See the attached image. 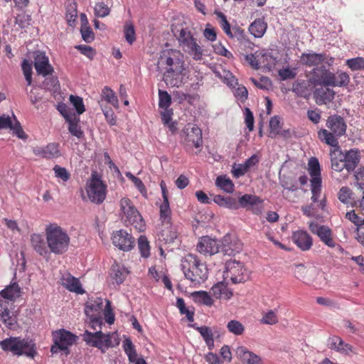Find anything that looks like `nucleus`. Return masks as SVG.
<instances>
[{
	"mask_svg": "<svg viewBox=\"0 0 364 364\" xmlns=\"http://www.w3.org/2000/svg\"><path fill=\"white\" fill-rule=\"evenodd\" d=\"M112 240L113 245L123 251L131 250L135 243L134 238L124 230L113 232Z\"/></svg>",
	"mask_w": 364,
	"mask_h": 364,
	"instance_id": "obj_13",
	"label": "nucleus"
},
{
	"mask_svg": "<svg viewBox=\"0 0 364 364\" xmlns=\"http://www.w3.org/2000/svg\"><path fill=\"white\" fill-rule=\"evenodd\" d=\"M77 18V6L75 3H70L66 7V18L70 26H73Z\"/></svg>",
	"mask_w": 364,
	"mask_h": 364,
	"instance_id": "obj_53",
	"label": "nucleus"
},
{
	"mask_svg": "<svg viewBox=\"0 0 364 364\" xmlns=\"http://www.w3.org/2000/svg\"><path fill=\"white\" fill-rule=\"evenodd\" d=\"M311 191L312 193L311 200L314 203L318 202V198L321 192V181L317 180H310Z\"/></svg>",
	"mask_w": 364,
	"mask_h": 364,
	"instance_id": "obj_49",
	"label": "nucleus"
},
{
	"mask_svg": "<svg viewBox=\"0 0 364 364\" xmlns=\"http://www.w3.org/2000/svg\"><path fill=\"white\" fill-rule=\"evenodd\" d=\"M33 153L46 159H53L60 156L59 146L55 143H50L45 146H36L33 148Z\"/></svg>",
	"mask_w": 364,
	"mask_h": 364,
	"instance_id": "obj_17",
	"label": "nucleus"
},
{
	"mask_svg": "<svg viewBox=\"0 0 364 364\" xmlns=\"http://www.w3.org/2000/svg\"><path fill=\"white\" fill-rule=\"evenodd\" d=\"M224 272L225 279H230L233 284L242 283L249 278V272L243 264L239 261L230 260L226 262Z\"/></svg>",
	"mask_w": 364,
	"mask_h": 364,
	"instance_id": "obj_8",
	"label": "nucleus"
},
{
	"mask_svg": "<svg viewBox=\"0 0 364 364\" xmlns=\"http://www.w3.org/2000/svg\"><path fill=\"white\" fill-rule=\"evenodd\" d=\"M356 185L360 189H364V167L358 168L354 173Z\"/></svg>",
	"mask_w": 364,
	"mask_h": 364,
	"instance_id": "obj_64",
	"label": "nucleus"
},
{
	"mask_svg": "<svg viewBox=\"0 0 364 364\" xmlns=\"http://www.w3.org/2000/svg\"><path fill=\"white\" fill-rule=\"evenodd\" d=\"M122 218L126 225H132L139 232L144 230L145 223L139 212L128 198H122L119 201Z\"/></svg>",
	"mask_w": 364,
	"mask_h": 364,
	"instance_id": "obj_6",
	"label": "nucleus"
},
{
	"mask_svg": "<svg viewBox=\"0 0 364 364\" xmlns=\"http://www.w3.org/2000/svg\"><path fill=\"white\" fill-rule=\"evenodd\" d=\"M70 101L75 107L78 114H81L85 111V105L83 104V100L82 97L77 95H71L70 96Z\"/></svg>",
	"mask_w": 364,
	"mask_h": 364,
	"instance_id": "obj_57",
	"label": "nucleus"
},
{
	"mask_svg": "<svg viewBox=\"0 0 364 364\" xmlns=\"http://www.w3.org/2000/svg\"><path fill=\"white\" fill-rule=\"evenodd\" d=\"M102 301L101 299L90 301L87 302L85 313L86 316L98 315L102 309Z\"/></svg>",
	"mask_w": 364,
	"mask_h": 364,
	"instance_id": "obj_38",
	"label": "nucleus"
},
{
	"mask_svg": "<svg viewBox=\"0 0 364 364\" xmlns=\"http://www.w3.org/2000/svg\"><path fill=\"white\" fill-rule=\"evenodd\" d=\"M171 105V97L165 90H159V107L161 109L170 108Z\"/></svg>",
	"mask_w": 364,
	"mask_h": 364,
	"instance_id": "obj_44",
	"label": "nucleus"
},
{
	"mask_svg": "<svg viewBox=\"0 0 364 364\" xmlns=\"http://www.w3.org/2000/svg\"><path fill=\"white\" fill-rule=\"evenodd\" d=\"M61 283L68 291L76 294H82L85 291L82 288L78 279L74 277L70 274H65L61 278Z\"/></svg>",
	"mask_w": 364,
	"mask_h": 364,
	"instance_id": "obj_22",
	"label": "nucleus"
},
{
	"mask_svg": "<svg viewBox=\"0 0 364 364\" xmlns=\"http://www.w3.org/2000/svg\"><path fill=\"white\" fill-rule=\"evenodd\" d=\"M77 337L65 329H60L53 333L54 345L52 346L50 351L52 353H57L59 350L64 351L65 354L69 353L68 347L75 343Z\"/></svg>",
	"mask_w": 364,
	"mask_h": 364,
	"instance_id": "obj_9",
	"label": "nucleus"
},
{
	"mask_svg": "<svg viewBox=\"0 0 364 364\" xmlns=\"http://www.w3.org/2000/svg\"><path fill=\"white\" fill-rule=\"evenodd\" d=\"M45 235L50 253L63 255L68 251L70 242V236L58 224L50 223L46 225Z\"/></svg>",
	"mask_w": 364,
	"mask_h": 364,
	"instance_id": "obj_2",
	"label": "nucleus"
},
{
	"mask_svg": "<svg viewBox=\"0 0 364 364\" xmlns=\"http://www.w3.org/2000/svg\"><path fill=\"white\" fill-rule=\"evenodd\" d=\"M220 242L222 244L220 245V252L224 255H234L242 250L241 243L237 240H232L229 235H225Z\"/></svg>",
	"mask_w": 364,
	"mask_h": 364,
	"instance_id": "obj_20",
	"label": "nucleus"
},
{
	"mask_svg": "<svg viewBox=\"0 0 364 364\" xmlns=\"http://www.w3.org/2000/svg\"><path fill=\"white\" fill-rule=\"evenodd\" d=\"M328 87L329 86H321L315 90L314 95L317 105H326L333 100L336 93Z\"/></svg>",
	"mask_w": 364,
	"mask_h": 364,
	"instance_id": "obj_21",
	"label": "nucleus"
},
{
	"mask_svg": "<svg viewBox=\"0 0 364 364\" xmlns=\"http://www.w3.org/2000/svg\"><path fill=\"white\" fill-rule=\"evenodd\" d=\"M95 14L100 18H104L109 14L110 9L104 2L96 3L95 8Z\"/></svg>",
	"mask_w": 364,
	"mask_h": 364,
	"instance_id": "obj_55",
	"label": "nucleus"
},
{
	"mask_svg": "<svg viewBox=\"0 0 364 364\" xmlns=\"http://www.w3.org/2000/svg\"><path fill=\"white\" fill-rule=\"evenodd\" d=\"M21 288L16 283H14L0 291V298L6 301L9 305V301H14L20 296Z\"/></svg>",
	"mask_w": 364,
	"mask_h": 364,
	"instance_id": "obj_28",
	"label": "nucleus"
},
{
	"mask_svg": "<svg viewBox=\"0 0 364 364\" xmlns=\"http://www.w3.org/2000/svg\"><path fill=\"white\" fill-rule=\"evenodd\" d=\"M351 190L347 186H343L338 193V198L341 203L344 204H349L351 203Z\"/></svg>",
	"mask_w": 364,
	"mask_h": 364,
	"instance_id": "obj_56",
	"label": "nucleus"
},
{
	"mask_svg": "<svg viewBox=\"0 0 364 364\" xmlns=\"http://www.w3.org/2000/svg\"><path fill=\"white\" fill-rule=\"evenodd\" d=\"M128 274V271L127 269L117 263H114L112 265L109 278L113 284H116L119 285L122 284L126 279Z\"/></svg>",
	"mask_w": 364,
	"mask_h": 364,
	"instance_id": "obj_23",
	"label": "nucleus"
},
{
	"mask_svg": "<svg viewBox=\"0 0 364 364\" xmlns=\"http://www.w3.org/2000/svg\"><path fill=\"white\" fill-rule=\"evenodd\" d=\"M267 29V24L260 18L256 19L249 26V31L255 38H261Z\"/></svg>",
	"mask_w": 364,
	"mask_h": 364,
	"instance_id": "obj_32",
	"label": "nucleus"
},
{
	"mask_svg": "<svg viewBox=\"0 0 364 364\" xmlns=\"http://www.w3.org/2000/svg\"><path fill=\"white\" fill-rule=\"evenodd\" d=\"M178 44L182 50L193 60L198 61L204 55V49L192 32L187 28H182L178 37Z\"/></svg>",
	"mask_w": 364,
	"mask_h": 364,
	"instance_id": "obj_5",
	"label": "nucleus"
},
{
	"mask_svg": "<svg viewBox=\"0 0 364 364\" xmlns=\"http://www.w3.org/2000/svg\"><path fill=\"white\" fill-rule=\"evenodd\" d=\"M346 65L352 70H360L364 69V58L361 57H357L348 59L346 60Z\"/></svg>",
	"mask_w": 364,
	"mask_h": 364,
	"instance_id": "obj_58",
	"label": "nucleus"
},
{
	"mask_svg": "<svg viewBox=\"0 0 364 364\" xmlns=\"http://www.w3.org/2000/svg\"><path fill=\"white\" fill-rule=\"evenodd\" d=\"M181 51L169 50L161 57V61L166 65V71L184 70V61Z\"/></svg>",
	"mask_w": 364,
	"mask_h": 364,
	"instance_id": "obj_11",
	"label": "nucleus"
},
{
	"mask_svg": "<svg viewBox=\"0 0 364 364\" xmlns=\"http://www.w3.org/2000/svg\"><path fill=\"white\" fill-rule=\"evenodd\" d=\"M221 245L219 240L211 238L209 236H203L200 238L196 248L200 254L211 256L220 252V245Z\"/></svg>",
	"mask_w": 364,
	"mask_h": 364,
	"instance_id": "obj_15",
	"label": "nucleus"
},
{
	"mask_svg": "<svg viewBox=\"0 0 364 364\" xmlns=\"http://www.w3.org/2000/svg\"><path fill=\"white\" fill-rule=\"evenodd\" d=\"M213 295L218 299H229L232 296V291L222 284L214 285L212 288Z\"/></svg>",
	"mask_w": 364,
	"mask_h": 364,
	"instance_id": "obj_40",
	"label": "nucleus"
},
{
	"mask_svg": "<svg viewBox=\"0 0 364 364\" xmlns=\"http://www.w3.org/2000/svg\"><path fill=\"white\" fill-rule=\"evenodd\" d=\"M0 318L1 321L9 328L14 329L16 325V320L11 316L8 309V303L0 298Z\"/></svg>",
	"mask_w": 364,
	"mask_h": 364,
	"instance_id": "obj_26",
	"label": "nucleus"
},
{
	"mask_svg": "<svg viewBox=\"0 0 364 364\" xmlns=\"http://www.w3.org/2000/svg\"><path fill=\"white\" fill-rule=\"evenodd\" d=\"M333 79V73L324 65L314 68L310 73L309 82L314 86H331Z\"/></svg>",
	"mask_w": 364,
	"mask_h": 364,
	"instance_id": "obj_10",
	"label": "nucleus"
},
{
	"mask_svg": "<svg viewBox=\"0 0 364 364\" xmlns=\"http://www.w3.org/2000/svg\"><path fill=\"white\" fill-rule=\"evenodd\" d=\"M66 122L68 123L69 132L73 136H76L77 139H81L83 137L84 134L78 124L79 119L76 116L72 117Z\"/></svg>",
	"mask_w": 364,
	"mask_h": 364,
	"instance_id": "obj_35",
	"label": "nucleus"
},
{
	"mask_svg": "<svg viewBox=\"0 0 364 364\" xmlns=\"http://www.w3.org/2000/svg\"><path fill=\"white\" fill-rule=\"evenodd\" d=\"M138 247L141 255L147 258L150 255V246L147 238L145 236H140L138 239Z\"/></svg>",
	"mask_w": 364,
	"mask_h": 364,
	"instance_id": "obj_45",
	"label": "nucleus"
},
{
	"mask_svg": "<svg viewBox=\"0 0 364 364\" xmlns=\"http://www.w3.org/2000/svg\"><path fill=\"white\" fill-rule=\"evenodd\" d=\"M309 173L311 180L321 181V168L318 160L316 157H311L309 161Z\"/></svg>",
	"mask_w": 364,
	"mask_h": 364,
	"instance_id": "obj_33",
	"label": "nucleus"
},
{
	"mask_svg": "<svg viewBox=\"0 0 364 364\" xmlns=\"http://www.w3.org/2000/svg\"><path fill=\"white\" fill-rule=\"evenodd\" d=\"M101 335V331H97L95 333H91L88 331H85L84 334L82 335L83 340L85 341V343L92 346L95 347V346H97V339L99 336Z\"/></svg>",
	"mask_w": 364,
	"mask_h": 364,
	"instance_id": "obj_47",
	"label": "nucleus"
},
{
	"mask_svg": "<svg viewBox=\"0 0 364 364\" xmlns=\"http://www.w3.org/2000/svg\"><path fill=\"white\" fill-rule=\"evenodd\" d=\"M101 98L102 100H105L107 102L111 104L116 108L119 107L117 97L116 96L114 91L109 87L106 86L102 89Z\"/></svg>",
	"mask_w": 364,
	"mask_h": 364,
	"instance_id": "obj_37",
	"label": "nucleus"
},
{
	"mask_svg": "<svg viewBox=\"0 0 364 364\" xmlns=\"http://www.w3.org/2000/svg\"><path fill=\"white\" fill-rule=\"evenodd\" d=\"M259 197L255 196V195H251V194H245L240 198H239V200H237L239 204V208H246V210H249L250 207L252 206V205H254V203L256 201H258V198Z\"/></svg>",
	"mask_w": 364,
	"mask_h": 364,
	"instance_id": "obj_41",
	"label": "nucleus"
},
{
	"mask_svg": "<svg viewBox=\"0 0 364 364\" xmlns=\"http://www.w3.org/2000/svg\"><path fill=\"white\" fill-rule=\"evenodd\" d=\"M31 244L33 250L41 256L48 258L50 250L43 235L39 233H33L31 235Z\"/></svg>",
	"mask_w": 364,
	"mask_h": 364,
	"instance_id": "obj_19",
	"label": "nucleus"
},
{
	"mask_svg": "<svg viewBox=\"0 0 364 364\" xmlns=\"http://www.w3.org/2000/svg\"><path fill=\"white\" fill-rule=\"evenodd\" d=\"M171 210L169 207L168 198L163 199V203L160 206V217L162 221L169 222Z\"/></svg>",
	"mask_w": 364,
	"mask_h": 364,
	"instance_id": "obj_50",
	"label": "nucleus"
},
{
	"mask_svg": "<svg viewBox=\"0 0 364 364\" xmlns=\"http://www.w3.org/2000/svg\"><path fill=\"white\" fill-rule=\"evenodd\" d=\"M34 68L39 75L46 77L51 75L53 68L45 53L37 51L34 53Z\"/></svg>",
	"mask_w": 364,
	"mask_h": 364,
	"instance_id": "obj_16",
	"label": "nucleus"
},
{
	"mask_svg": "<svg viewBox=\"0 0 364 364\" xmlns=\"http://www.w3.org/2000/svg\"><path fill=\"white\" fill-rule=\"evenodd\" d=\"M213 201L220 207L231 210H237L239 208L237 199L230 196L224 197L221 195H216L213 198Z\"/></svg>",
	"mask_w": 364,
	"mask_h": 364,
	"instance_id": "obj_29",
	"label": "nucleus"
},
{
	"mask_svg": "<svg viewBox=\"0 0 364 364\" xmlns=\"http://www.w3.org/2000/svg\"><path fill=\"white\" fill-rule=\"evenodd\" d=\"M326 126L328 130L321 129L317 132L318 138L332 148H339L338 139L346 134L347 129L343 117L338 114L330 115L326 119Z\"/></svg>",
	"mask_w": 364,
	"mask_h": 364,
	"instance_id": "obj_1",
	"label": "nucleus"
},
{
	"mask_svg": "<svg viewBox=\"0 0 364 364\" xmlns=\"http://www.w3.org/2000/svg\"><path fill=\"white\" fill-rule=\"evenodd\" d=\"M122 347H123L125 354L128 357L129 362L134 363V362L137 358V353H136L135 346L133 344L131 339L129 338H126L123 341Z\"/></svg>",
	"mask_w": 364,
	"mask_h": 364,
	"instance_id": "obj_34",
	"label": "nucleus"
},
{
	"mask_svg": "<svg viewBox=\"0 0 364 364\" xmlns=\"http://www.w3.org/2000/svg\"><path fill=\"white\" fill-rule=\"evenodd\" d=\"M231 36H232L229 37L231 38H236L241 43H245L247 41L245 31L239 26L232 27Z\"/></svg>",
	"mask_w": 364,
	"mask_h": 364,
	"instance_id": "obj_62",
	"label": "nucleus"
},
{
	"mask_svg": "<svg viewBox=\"0 0 364 364\" xmlns=\"http://www.w3.org/2000/svg\"><path fill=\"white\" fill-rule=\"evenodd\" d=\"M124 35L127 42L132 45L136 41L135 28L132 23L127 22L124 26Z\"/></svg>",
	"mask_w": 364,
	"mask_h": 364,
	"instance_id": "obj_43",
	"label": "nucleus"
},
{
	"mask_svg": "<svg viewBox=\"0 0 364 364\" xmlns=\"http://www.w3.org/2000/svg\"><path fill=\"white\" fill-rule=\"evenodd\" d=\"M331 81V87H345L349 83L350 77L345 72L333 73V79Z\"/></svg>",
	"mask_w": 364,
	"mask_h": 364,
	"instance_id": "obj_39",
	"label": "nucleus"
},
{
	"mask_svg": "<svg viewBox=\"0 0 364 364\" xmlns=\"http://www.w3.org/2000/svg\"><path fill=\"white\" fill-rule=\"evenodd\" d=\"M310 231L316 235L321 241L328 247H336V242L333 239L332 230L326 225H321L316 222H309Z\"/></svg>",
	"mask_w": 364,
	"mask_h": 364,
	"instance_id": "obj_14",
	"label": "nucleus"
},
{
	"mask_svg": "<svg viewBox=\"0 0 364 364\" xmlns=\"http://www.w3.org/2000/svg\"><path fill=\"white\" fill-rule=\"evenodd\" d=\"M161 121L166 125H168L171 130H173L174 126L173 124H171L173 115V109L171 108L161 109Z\"/></svg>",
	"mask_w": 364,
	"mask_h": 364,
	"instance_id": "obj_60",
	"label": "nucleus"
},
{
	"mask_svg": "<svg viewBox=\"0 0 364 364\" xmlns=\"http://www.w3.org/2000/svg\"><path fill=\"white\" fill-rule=\"evenodd\" d=\"M215 184L226 193H230L234 191V184L226 176H218L215 181Z\"/></svg>",
	"mask_w": 364,
	"mask_h": 364,
	"instance_id": "obj_36",
	"label": "nucleus"
},
{
	"mask_svg": "<svg viewBox=\"0 0 364 364\" xmlns=\"http://www.w3.org/2000/svg\"><path fill=\"white\" fill-rule=\"evenodd\" d=\"M326 60V55L323 53H302L301 55V62L303 65L309 67L316 66L324 62Z\"/></svg>",
	"mask_w": 364,
	"mask_h": 364,
	"instance_id": "obj_24",
	"label": "nucleus"
},
{
	"mask_svg": "<svg viewBox=\"0 0 364 364\" xmlns=\"http://www.w3.org/2000/svg\"><path fill=\"white\" fill-rule=\"evenodd\" d=\"M215 14L219 19V23L228 36H232V28L225 14L220 11H216Z\"/></svg>",
	"mask_w": 364,
	"mask_h": 364,
	"instance_id": "obj_48",
	"label": "nucleus"
},
{
	"mask_svg": "<svg viewBox=\"0 0 364 364\" xmlns=\"http://www.w3.org/2000/svg\"><path fill=\"white\" fill-rule=\"evenodd\" d=\"M291 239L294 243L302 251L310 250L313 245L311 236L305 230L294 231L292 233Z\"/></svg>",
	"mask_w": 364,
	"mask_h": 364,
	"instance_id": "obj_18",
	"label": "nucleus"
},
{
	"mask_svg": "<svg viewBox=\"0 0 364 364\" xmlns=\"http://www.w3.org/2000/svg\"><path fill=\"white\" fill-rule=\"evenodd\" d=\"M292 91L298 96L305 97L308 94L307 85L304 81L295 82L293 84Z\"/></svg>",
	"mask_w": 364,
	"mask_h": 364,
	"instance_id": "obj_61",
	"label": "nucleus"
},
{
	"mask_svg": "<svg viewBox=\"0 0 364 364\" xmlns=\"http://www.w3.org/2000/svg\"><path fill=\"white\" fill-rule=\"evenodd\" d=\"M181 268L185 277L193 284H200L208 279L206 264L194 255L189 254L182 258Z\"/></svg>",
	"mask_w": 364,
	"mask_h": 364,
	"instance_id": "obj_3",
	"label": "nucleus"
},
{
	"mask_svg": "<svg viewBox=\"0 0 364 364\" xmlns=\"http://www.w3.org/2000/svg\"><path fill=\"white\" fill-rule=\"evenodd\" d=\"M343 161L348 173L353 171L360 161V156L357 150L351 149L346 153Z\"/></svg>",
	"mask_w": 364,
	"mask_h": 364,
	"instance_id": "obj_27",
	"label": "nucleus"
},
{
	"mask_svg": "<svg viewBox=\"0 0 364 364\" xmlns=\"http://www.w3.org/2000/svg\"><path fill=\"white\" fill-rule=\"evenodd\" d=\"M190 326L198 331L205 341L213 338V331L209 327L205 326H198L196 323L191 324Z\"/></svg>",
	"mask_w": 364,
	"mask_h": 364,
	"instance_id": "obj_54",
	"label": "nucleus"
},
{
	"mask_svg": "<svg viewBox=\"0 0 364 364\" xmlns=\"http://www.w3.org/2000/svg\"><path fill=\"white\" fill-rule=\"evenodd\" d=\"M227 328L230 333L236 336L242 335L245 331L244 326L237 320L230 321L227 324Z\"/></svg>",
	"mask_w": 364,
	"mask_h": 364,
	"instance_id": "obj_46",
	"label": "nucleus"
},
{
	"mask_svg": "<svg viewBox=\"0 0 364 364\" xmlns=\"http://www.w3.org/2000/svg\"><path fill=\"white\" fill-rule=\"evenodd\" d=\"M53 171L55 177L61 179L63 182H67L70 179V175L65 168L55 165Z\"/></svg>",
	"mask_w": 364,
	"mask_h": 364,
	"instance_id": "obj_63",
	"label": "nucleus"
},
{
	"mask_svg": "<svg viewBox=\"0 0 364 364\" xmlns=\"http://www.w3.org/2000/svg\"><path fill=\"white\" fill-rule=\"evenodd\" d=\"M183 70L166 71L164 74V81L167 85L178 87L183 84Z\"/></svg>",
	"mask_w": 364,
	"mask_h": 364,
	"instance_id": "obj_25",
	"label": "nucleus"
},
{
	"mask_svg": "<svg viewBox=\"0 0 364 364\" xmlns=\"http://www.w3.org/2000/svg\"><path fill=\"white\" fill-rule=\"evenodd\" d=\"M1 349L13 355L33 358L37 354L35 342L28 338L9 337L0 342Z\"/></svg>",
	"mask_w": 364,
	"mask_h": 364,
	"instance_id": "obj_4",
	"label": "nucleus"
},
{
	"mask_svg": "<svg viewBox=\"0 0 364 364\" xmlns=\"http://www.w3.org/2000/svg\"><path fill=\"white\" fill-rule=\"evenodd\" d=\"M87 193L89 199L95 203H102L107 194V186L96 173H92L87 183Z\"/></svg>",
	"mask_w": 364,
	"mask_h": 364,
	"instance_id": "obj_7",
	"label": "nucleus"
},
{
	"mask_svg": "<svg viewBox=\"0 0 364 364\" xmlns=\"http://www.w3.org/2000/svg\"><path fill=\"white\" fill-rule=\"evenodd\" d=\"M22 70L28 85L32 82V65L28 60H23L21 64Z\"/></svg>",
	"mask_w": 364,
	"mask_h": 364,
	"instance_id": "obj_59",
	"label": "nucleus"
},
{
	"mask_svg": "<svg viewBox=\"0 0 364 364\" xmlns=\"http://www.w3.org/2000/svg\"><path fill=\"white\" fill-rule=\"evenodd\" d=\"M341 151L340 147L333 148L330 151L331 161V168L332 170L340 172L346 168L343 159H338L337 155H341Z\"/></svg>",
	"mask_w": 364,
	"mask_h": 364,
	"instance_id": "obj_31",
	"label": "nucleus"
},
{
	"mask_svg": "<svg viewBox=\"0 0 364 364\" xmlns=\"http://www.w3.org/2000/svg\"><path fill=\"white\" fill-rule=\"evenodd\" d=\"M281 122L277 116L272 117L269 120V137L275 138L281 133Z\"/></svg>",
	"mask_w": 364,
	"mask_h": 364,
	"instance_id": "obj_42",
	"label": "nucleus"
},
{
	"mask_svg": "<svg viewBox=\"0 0 364 364\" xmlns=\"http://www.w3.org/2000/svg\"><path fill=\"white\" fill-rule=\"evenodd\" d=\"M113 335L111 334H105L101 331V335L99 336L97 339V346H95V348H97L101 350L102 353H105L106 350L112 347H114L115 345H118L119 342L115 339L116 342L113 343L112 338Z\"/></svg>",
	"mask_w": 364,
	"mask_h": 364,
	"instance_id": "obj_30",
	"label": "nucleus"
},
{
	"mask_svg": "<svg viewBox=\"0 0 364 364\" xmlns=\"http://www.w3.org/2000/svg\"><path fill=\"white\" fill-rule=\"evenodd\" d=\"M161 236L166 242H173L178 237V232L173 227H170L162 230Z\"/></svg>",
	"mask_w": 364,
	"mask_h": 364,
	"instance_id": "obj_51",
	"label": "nucleus"
},
{
	"mask_svg": "<svg viewBox=\"0 0 364 364\" xmlns=\"http://www.w3.org/2000/svg\"><path fill=\"white\" fill-rule=\"evenodd\" d=\"M280 184L284 188L289 191H295L298 189L296 180L291 177L284 176L280 178Z\"/></svg>",
	"mask_w": 364,
	"mask_h": 364,
	"instance_id": "obj_52",
	"label": "nucleus"
},
{
	"mask_svg": "<svg viewBox=\"0 0 364 364\" xmlns=\"http://www.w3.org/2000/svg\"><path fill=\"white\" fill-rule=\"evenodd\" d=\"M182 137L186 146L199 148L203 144L202 131L196 124H187L183 130Z\"/></svg>",
	"mask_w": 364,
	"mask_h": 364,
	"instance_id": "obj_12",
	"label": "nucleus"
}]
</instances>
